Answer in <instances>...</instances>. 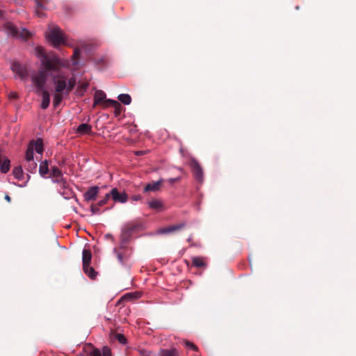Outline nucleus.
<instances>
[{
	"instance_id": "nucleus-12",
	"label": "nucleus",
	"mask_w": 356,
	"mask_h": 356,
	"mask_svg": "<svg viewBox=\"0 0 356 356\" xmlns=\"http://www.w3.org/2000/svg\"><path fill=\"white\" fill-rule=\"evenodd\" d=\"M184 227H185V223L181 222L178 225H170L169 227L162 228L159 230V232L161 234H168V233H171V232H174L180 230V229H183Z\"/></svg>"
},
{
	"instance_id": "nucleus-49",
	"label": "nucleus",
	"mask_w": 356,
	"mask_h": 356,
	"mask_svg": "<svg viewBox=\"0 0 356 356\" xmlns=\"http://www.w3.org/2000/svg\"><path fill=\"white\" fill-rule=\"evenodd\" d=\"M129 297H131V294H129V293H127V294H126L125 296H124V299H127V298H129Z\"/></svg>"
},
{
	"instance_id": "nucleus-51",
	"label": "nucleus",
	"mask_w": 356,
	"mask_h": 356,
	"mask_svg": "<svg viewBox=\"0 0 356 356\" xmlns=\"http://www.w3.org/2000/svg\"><path fill=\"white\" fill-rule=\"evenodd\" d=\"M3 16V11L1 10H0V17H2Z\"/></svg>"
},
{
	"instance_id": "nucleus-26",
	"label": "nucleus",
	"mask_w": 356,
	"mask_h": 356,
	"mask_svg": "<svg viewBox=\"0 0 356 356\" xmlns=\"http://www.w3.org/2000/svg\"><path fill=\"white\" fill-rule=\"evenodd\" d=\"M76 85V79L74 77H71L68 80L67 79V91H65L66 95H68L70 92L73 90Z\"/></svg>"
},
{
	"instance_id": "nucleus-1",
	"label": "nucleus",
	"mask_w": 356,
	"mask_h": 356,
	"mask_svg": "<svg viewBox=\"0 0 356 356\" xmlns=\"http://www.w3.org/2000/svg\"><path fill=\"white\" fill-rule=\"evenodd\" d=\"M38 55L41 57V63L44 70H39L32 76V81L36 87L37 92L44 90L47 81V72H57L61 64L58 58L54 54H47L42 48H38Z\"/></svg>"
},
{
	"instance_id": "nucleus-42",
	"label": "nucleus",
	"mask_w": 356,
	"mask_h": 356,
	"mask_svg": "<svg viewBox=\"0 0 356 356\" xmlns=\"http://www.w3.org/2000/svg\"><path fill=\"white\" fill-rule=\"evenodd\" d=\"M107 203V201H106V200H104V198L102 200H101L97 204L101 207L102 206H104V204H106Z\"/></svg>"
},
{
	"instance_id": "nucleus-22",
	"label": "nucleus",
	"mask_w": 356,
	"mask_h": 356,
	"mask_svg": "<svg viewBox=\"0 0 356 356\" xmlns=\"http://www.w3.org/2000/svg\"><path fill=\"white\" fill-rule=\"evenodd\" d=\"M29 146H32L33 147V150L38 154H42L43 152V145L42 141L41 140H33L30 143Z\"/></svg>"
},
{
	"instance_id": "nucleus-20",
	"label": "nucleus",
	"mask_w": 356,
	"mask_h": 356,
	"mask_svg": "<svg viewBox=\"0 0 356 356\" xmlns=\"http://www.w3.org/2000/svg\"><path fill=\"white\" fill-rule=\"evenodd\" d=\"M113 252L115 253L118 261L122 265L125 264L129 257L128 255L122 252H120V250L117 248L113 249Z\"/></svg>"
},
{
	"instance_id": "nucleus-4",
	"label": "nucleus",
	"mask_w": 356,
	"mask_h": 356,
	"mask_svg": "<svg viewBox=\"0 0 356 356\" xmlns=\"http://www.w3.org/2000/svg\"><path fill=\"white\" fill-rule=\"evenodd\" d=\"M97 104H102L104 108L108 106L120 107V104L118 101L109 99H106V94L102 90H97L95 92L93 107L96 106Z\"/></svg>"
},
{
	"instance_id": "nucleus-32",
	"label": "nucleus",
	"mask_w": 356,
	"mask_h": 356,
	"mask_svg": "<svg viewBox=\"0 0 356 356\" xmlns=\"http://www.w3.org/2000/svg\"><path fill=\"white\" fill-rule=\"evenodd\" d=\"M126 229H127L131 234H133L134 232H136L138 227L139 225L134 223H129L125 226Z\"/></svg>"
},
{
	"instance_id": "nucleus-38",
	"label": "nucleus",
	"mask_w": 356,
	"mask_h": 356,
	"mask_svg": "<svg viewBox=\"0 0 356 356\" xmlns=\"http://www.w3.org/2000/svg\"><path fill=\"white\" fill-rule=\"evenodd\" d=\"M102 356H111V352L109 348L104 346L102 350Z\"/></svg>"
},
{
	"instance_id": "nucleus-3",
	"label": "nucleus",
	"mask_w": 356,
	"mask_h": 356,
	"mask_svg": "<svg viewBox=\"0 0 356 356\" xmlns=\"http://www.w3.org/2000/svg\"><path fill=\"white\" fill-rule=\"evenodd\" d=\"M3 30L8 35L16 38L26 40L31 36V33L28 30L24 28H18L10 22L3 24Z\"/></svg>"
},
{
	"instance_id": "nucleus-11",
	"label": "nucleus",
	"mask_w": 356,
	"mask_h": 356,
	"mask_svg": "<svg viewBox=\"0 0 356 356\" xmlns=\"http://www.w3.org/2000/svg\"><path fill=\"white\" fill-rule=\"evenodd\" d=\"M47 1H35V13L37 16L42 17L44 16V11L47 9L46 3Z\"/></svg>"
},
{
	"instance_id": "nucleus-24",
	"label": "nucleus",
	"mask_w": 356,
	"mask_h": 356,
	"mask_svg": "<svg viewBox=\"0 0 356 356\" xmlns=\"http://www.w3.org/2000/svg\"><path fill=\"white\" fill-rule=\"evenodd\" d=\"M49 167L47 161L45 160L42 161L39 167V173L42 177H44L47 174L49 173Z\"/></svg>"
},
{
	"instance_id": "nucleus-47",
	"label": "nucleus",
	"mask_w": 356,
	"mask_h": 356,
	"mask_svg": "<svg viewBox=\"0 0 356 356\" xmlns=\"http://www.w3.org/2000/svg\"><path fill=\"white\" fill-rule=\"evenodd\" d=\"M5 200H7L8 202L11 201V198L8 195H5Z\"/></svg>"
},
{
	"instance_id": "nucleus-7",
	"label": "nucleus",
	"mask_w": 356,
	"mask_h": 356,
	"mask_svg": "<svg viewBox=\"0 0 356 356\" xmlns=\"http://www.w3.org/2000/svg\"><path fill=\"white\" fill-rule=\"evenodd\" d=\"M111 198L115 202L124 203L128 200V196L124 191L120 192L116 188L111 191Z\"/></svg>"
},
{
	"instance_id": "nucleus-25",
	"label": "nucleus",
	"mask_w": 356,
	"mask_h": 356,
	"mask_svg": "<svg viewBox=\"0 0 356 356\" xmlns=\"http://www.w3.org/2000/svg\"><path fill=\"white\" fill-rule=\"evenodd\" d=\"M118 100L125 105H129L131 102V97L128 94H120L118 97Z\"/></svg>"
},
{
	"instance_id": "nucleus-27",
	"label": "nucleus",
	"mask_w": 356,
	"mask_h": 356,
	"mask_svg": "<svg viewBox=\"0 0 356 356\" xmlns=\"http://www.w3.org/2000/svg\"><path fill=\"white\" fill-rule=\"evenodd\" d=\"M83 272L90 278L94 280L97 276V273L92 267L88 265V268H83Z\"/></svg>"
},
{
	"instance_id": "nucleus-43",
	"label": "nucleus",
	"mask_w": 356,
	"mask_h": 356,
	"mask_svg": "<svg viewBox=\"0 0 356 356\" xmlns=\"http://www.w3.org/2000/svg\"><path fill=\"white\" fill-rule=\"evenodd\" d=\"M17 94L16 92H11L10 94V98H12V99H17Z\"/></svg>"
},
{
	"instance_id": "nucleus-2",
	"label": "nucleus",
	"mask_w": 356,
	"mask_h": 356,
	"mask_svg": "<svg viewBox=\"0 0 356 356\" xmlns=\"http://www.w3.org/2000/svg\"><path fill=\"white\" fill-rule=\"evenodd\" d=\"M46 38L55 47L65 44V37L61 29L56 25L50 24L45 33Z\"/></svg>"
},
{
	"instance_id": "nucleus-36",
	"label": "nucleus",
	"mask_w": 356,
	"mask_h": 356,
	"mask_svg": "<svg viewBox=\"0 0 356 356\" xmlns=\"http://www.w3.org/2000/svg\"><path fill=\"white\" fill-rule=\"evenodd\" d=\"M116 339L120 343L125 344L127 343L125 337L122 334H117Z\"/></svg>"
},
{
	"instance_id": "nucleus-35",
	"label": "nucleus",
	"mask_w": 356,
	"mask_h": 356,
	"mask_svg": "<svg viewBox=\"0 0 356 356\" xmlns=\"http://www.w3.org/2000/svg\"><path fill=\"white\" fill-rule=\"evenodd\" d=\"M184 344H185L186 347L191 348L195 351H197L198 350L197 347L192 342H190L188 341H185Z\"/></svg>"
},
{
	"instance_id": "nucleus-13",
	"label": "nucleus",
	"mask_w": 356,
	"mask_h": 356,
	"mask_svg": "<svg viewBox=\"0 0 356 356\" xmlns=\"http://www.w3.org/2000/svg\"><path fill=\"white\" fill-rule=\"evenodd\" d=\"M149 207L156 211H161L164 209V205L160 200L154 199L148 202Z\"/></svg>"
},
{
	"instance_id": "nucleus-46",
	"label": "nucleus",
	"mask_w": 356,
	"mask_h": 356,
	"mask_svg": "<svg viewBox=\"0 0 356 356\" xmlns=\"http://www.w3.org/2000/svg\"><path fill=\"white\" fill-rule=\"evenodd\" d=\"M132 199L135 201H137V200H140V195H134L132 197Z\"/></svg>"
},
{
	"instance_id": "nucleus-50",
	"label": "nucleus",
	"mask_w": 356,
	"mask_h": 356,
	"mask_svg": "<svg viewBox=\"0 0 356 356\" xmlns=\"http://www.w3.org/2000/svg\"><path fill=\"white\" fill-rule=\"evenodd\" d=\"M87 87H88V84H87V83H86V84L83 85V86H82V88H83V90H86Z\"/></svg>"
},
{
	"instance_id": "nucleus-5",
	"label": "nucleus",
	"mask_w": 356,
	"mask_h": 356,
	"mask_svg": "<svg viewBox=\"0 0 356 356\" xmlns=\"http://www.w3.org/2000/svg\"><path fill=\"white\" fill-rule=\"evenodd\" d=\"M187 164L190 166L195 179L200 183H202L204 179V173L202 168L197 160L193 156H190Z\"/></svg>"
},
{
	"instance_id": "nucleus-45",
	"label": "nucleus",
	"mask_w": 356,
	"mask_h": 356,
	"mask_svg": "<svg viewBox=\"0 0 356 356\" xmlns=\"http://www.w3.org/2000/svg\"><path fill=\"white\" fill-rule=\"evenodd\" d=\"M111 197V192L106 194V195L104 196V199L106 200V201L108 202V200H109V198Z\"/></svg>"
},
{
	"instance_id": "nucleus-19",
	"label": "nucleus",
	"mask_w": 356,
	"mask_h": 356,
	"mask_svg": "<svg viewBox=\"0 0 356 356\" xmlns=\"http://www.w3.org/2000/svg\"><path fill=\"white\" fill-rule=\"evenodd\" d=\"M163 179H161V180H159L156 182H153V183H151V184H148L147 185L145 186V188H144V191L145 192H147V191H156L159 189L161 184L163 183Z\"/></svg>"
},
{
	"instance_id": "nucleus-23",
	"label": "nucleus",
	"mask_w": 356,
	"mask_h": 356,
	"mask_svg": "<svg viewBox=\"0 0 356 356\" xmlns=\"http://www.w3.org/2000/svg\"><path fill=\"white\" fill-rule=\"evenodd\" d=\"M192 264L193 266L197 268H202L206 266V263L204 262L203 258L200 257H194L192 258Z\"/></svg>"
},
{
	"instance_id": "nucleus-9",
	"label": "nucleus",
	"mask_w": 356,
	"mask_h": 356,
	"mask_svg": "<svg viewBox=\"0 0 356 356\" xmlns=\"http://www.w3.org/2000/svg\"><path fill=\"white\" fill-rule=\"evenodd\" d=\"M12 70L16 73L22 79H25L28 76V71L26 68L19 63H13L12 65Z\"/></svg>"
},
{
	"instance_id": "nucleus-41",
	"label": "nucleus",
	"mask_w": 356,
	"mask_h": 356,
	"mask_svg": "<svg viewBox=\"0 0 356 356\" xmlns=\"http://www.w3.org/2000/svg\"><path fill=\"white\" fill-rule=\"evenodd\" d=\"M115 108V115H118L120 114L121 113V111H122V106L120 105V107H114Z\"/></svg>"
},
{
	"instance_id": "nucleus-31",
	"label": "nucleus",
	"mask_w": 356,
	"mask_h": 356,
	"mask_svg": "<svg viewBox=\"0 0 356 356\" xmlns=\"http://www.w3.org/2000/svg\"><path fill=\"white\" fill-rule=\"evenodd\" d=\"M13 174L14 177L17 179H20L23 177V170L21 166H16L14 168L13 170Z\"/></svg>"
},
{
	"instance_id": "nucleus-14",
	"label": "nucleus",
	"mask_w": 356,
	"mask_h": 356,
	"mask_svg": "<svg viewBox=\"0 0 356 356\" xmlns=\"http://www.w3.org/2000/svg\"><path fill=\"white\" fill-rule=\"evenodd\" d=\"M51 177H52V181L57 184L63 179L61 170L57 167L51 168Z\"/></svg>"
},
{
	"instance_id": "nucleus-37",
	"label": "nucleus",
	"mask_w": 356,
	"mask_h": 356,
	"mask_svg": "<svg viewBox=\"0 0 356 356\" xmlns=\"http://www.w3.org/2000/svg\"><path fill=\"white\" fill-rule=\"evenodd\" d=\"M95 63L97 65H99L102 64L104 66H105L106 65V60L104 58H95Z\"/></svg>"
},
{
	"instance_id": "nucleus-16",
	"label": "nucleus",
	"mask_w": 356,
	"mask_h": 356,
	"mask_svg": "<svg viewBox=\"0 0 356 356\" xmlns=\"http://www.w3.org/2000/svg\"><path fill=\"white\" fill-rule=\"evenodd\" d=\"M42 92V103H41V108L45 110L47 109L50 104V96L49 93L47 90H44L40 91Z\"/></svg>"
},
{
	"instance_id": "nucleus-29",
	"label": "nucleus",
	"mask_w": 356,
	"mask_h": 356,
	"mask_svg": "<svg viewBox=\"0 0 356 356\" xmlns=\"http://www.w3.org/2000/svg\"><path fill=\"white\" fill-rule=\"evenodd\" d=\"M80 54H81V50L76 47L74 48V54H73V56H72V63L73 65H76L79 64V57H80Z\"/></svg>"
},
{
	"instance_id": "nucleus-15",
	"label": "nucleus",
	"mask_w": 356,
	"mask_h": 356,
	"mask_svg": "<svg viewBox=\"0 0 356 356\" xmlns=\"http://www.w3.org/2000/svg\"><path fill=\"white\" fill-rule=\"evenodd\" d=\"M92 258L91 251L88 249H83L82 252L83 268H88Z\"/></svg>"
},
{
	"instance_id": "nucleus-30",
	"label": "nucleus",
	"mask_w": 356,
	"mask_h": 356,
	"mask_svg": "<svg viewBox=\"0 0 356 356\" xmlns=\"http://www.w3.org/2000/svg\"><path fill=\"white\" fill-rule=\"evenodd\" d=\"M25 158L27 162H32L33 160V147L32 146L29 145L26 152Z\"/></svg>"
},
{
	"instance_id": "nucleus-6",
	"label": "nucleus",
	"mask_w": 356,
	"mask_h": 356,
	"mask_svg": "<svg viewBox=\"0 0 356 356\" xmlns=\"http://www.w3.org/2000/svg\"><path fill=\"white\" fill-rule=\"evenodd\" d=\"M55 92H65L67 91V78L63 75L56 76L53 78Z\"/></svg>"
},
{
	"instance_id": "nucleus-34",
	"label": "nucleus",
	"mask_w": 356,
	"mask_h": 356,
	"mask_svg": "<svg viewBox=\"0 0 356 356\" xmlns=\"http://www.w3.org/2000/svg\"><path fill=\"white\" fill-rule=\"evenodd\" d=\"M99 206L97 204H92L90 206V210L92 214H97L99 211Z\"/></svg>"
},
{
	"instance_id": "nucleus-17",
	"label": "nucleus",
	"mask_w": 356,
	"mask_h": 356,
	"mask_svg": "<svg viewBox=\"0 0 356 356\" xmlns=\"http://www.w3.org/2000/svg\"><path fill=\"white\" fill-rule=\"evenodd\" d=\"M76 132L79 134H90L92 133V126L87 123L81 124L76 129Z\"/></svg>"
},
{
	"instance_id": "nucleus-39",
	"label": "nucleus",
	"mask_w": 356,
	"mask_h": 356,
	"mask_svg": "<svg viewBox=\"0 0 356 356\" xmlns=\"http://www.w3.org/2000/svg\"><path fill=\"white\" fill-rule=\"evenodd\" d=\"M58 184H60V186L64 189L67 188L68 186L67 182L64 178L62 179L61 181H59Z\"/></svg>"
},
{
	"instance_id": "nucleus-48",
	"label": "nucleus",
	"mask_w": 356,
	"mask_h": 356,
	"mask_svg": "<svg viewBox=\"0 0 356 356\" xmlns=\"http://www.w3.org/2000/svg\"><path fill=\"white\" fill-rule=\"evenodd\" d=\"M136 155H138V156H140V155H143V154H144V152H143V151H138V152H136Z\"/></svg>"
},
{
	"instance_id": "nucleus-8",
	"label": "nucleus",
	"mask_w": 356,
	"mask_h": 356,
	"mask_svg": "<svg viewBox=\"0 0 356 356\" xmlns=\"http://www.w3.org/2000/svg\"><path fill=\"white\" fill-rule=\"evenodd\" d=\"M99 188L97 186H92L83 194V197L86 201L90 202L96 200Z\"/></svg>"
},
{
	"instance_id": "nucleus-21",
	"label": "nucleus",
	"mask_w": 356,
	"mask_h": 356,
	"mask_svg": "<svg viewBox=\"0 0 356 356\" xmlns=\"http://www.w3.org/2000/svg\"><path fill=\"white\" fill-rule=\"evenodd\" d=\"M65 96H67L65 92H55L53 99V105L55 108L60 105Z\"/></svg>"
},
{
	"instance_id": "nucleus-10",
	"label": "nucleus",
	"mask_w": 356,
	"mask_h": 356,
	"mask_svg": "<svg viewBox=\"0 0 356 356\" xmlns=\"http://www.w3.org/2000/svg\"><path fill=\"white\" fill-rule=\"evenodd\" d=\"M83 349L86 356H102L99 350L94 347L91 343L85 345Z\"/></svg>"
},
{
	"instance_id": "nucleus-44",
	"label": "nucleus",
	"mask_w": 356,
	"mask_h": 356,
	"mask_svg": "<svg viewBox=\"0 0 356 356\" xmlns=\"http://www.w3.org/2000/svg\"><path fill=\"white\" fill-rule=\"evenodd\" d=\"M105 238H107V239H111V241L114 240L113 236L111 234H106L105 235Z\"/></svg>"
},
{
	"instance_id": "nucleus-33",
	"label": "nucleus",
	"mask_w": 356,
	"mask_h": 356,
	"mask_svg": "<svg viewBox=\"0 0 356 356\" xmlns=\"http://www.w3.org/2000/svg\"><path fill=\"white\" fill-rule=\"evenodd\" d=\"M27 163H29V165L27 166V170L31 172H35L37 168V163L35 162H34L33 160L32 161V162H27Z\"/></svg>"
},
{
	"instance_id": "nucleus-40",
	"label": "nucleus",
	"mask_w": 356,
	"mask_h": 356,
	"mask_svg": "<svg viewBox=\"0 0 356 356\" xmlns=\"http://www.w3.org/2000/svg\"><path fill=\"white\" fill-rule=\"evenodd\" d=\"M181 179L179 177L176 178H170L168 181L170 184H173L175 182L179 181Z\"/></svg>"
},
{
	"instance_id": "nucleus-18",
	"label": "nucleus",
	"mask_w": 356,
	"mask_h": 356,
	"mask_svg": "<svg viewBox=\"0 0 356 356\" xmlns=\"http://www.w3.org/2000/svg\"><path fill=\"white\" fill-rule=\"evenodd\" d=\"M132 234L124 227L122 231V234L120 236L121 243H120V248H124V245L129 240Z\"/></svg>"
},
{
	"instance_id": "nucleus-28",
	"label": "nucleus",
	"mask_w": 356,
	"mask_h": 356,
	"mask_svg": "<svg viewBox=\"0 0 356 356\" xmlns=\"http://www.w3.org/2000/svg\"><path fill=\"white\" fill-rule=\"evenodd\" d=\"M161 356H179V353L175 348L166 349L161 350Z\"/></svg>"
}]
</instances>
